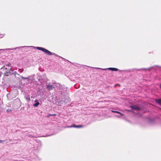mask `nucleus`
<instances>
[{
	"label": "nucleus",
	"instance_id": "nucleus-5",
	"mask_svg": "<svg viewBox=\"0 0 161 161\" xmlns=\"http://www.w3.org/2000/svg\"><path fill=\"white\" fill-rule=\"evenodd\" d=\"M12 71H13L11 69H10V70L9 71V72H5V73L4 74V75L6 76H8L9 75L8 74H11L12 73Z\"/></svg>",
	"mask_w": 161,
	"mask_h": 161
},
{
	"label": "nucleus",
	"instance_id": "nucleus-14",
	"mask_svg": "<svg viewBox=\"0 0 161 161\" xmlns=\"http://www.w3.org/2000/svg\"><path fill=\"white\" fill-rule=\"evenodd\" d=\"M56 115V114H49V115H47V117H49V116H54V115Z\"/></svg>",
	"mask_w": 161,
	"mask_h": 161
},
{
	"label": "nucleus",
	"instance_id": "nucleus-20",
	"mask_svg": "<svg viewBox=\"0 0 161 161\" xmlns=\"http://www.w3.org/2000/svg\"><path fill=\"white\" fill-rule=\"evenodd\" d=\"M36 101H37V100H36L35 101V102H36Z\"/></svg>",
	"mask_w": 161,
	"mask_h": 161
},
{
	"label": "nucleus",
	"instance_id": "nucleus-18",
	"mask_svg": "<svg viewBox=\"0 0 161 161\" xmlns=\"http://www.w3.org/2000/svg\"><path fill=\"white\" fill-rule=\"evenodd\" d=\"M3 141H2V140H0V143H1Z\"/></svg>",
	"mask_w": 161,
	"mask_h": 161
},
{
	"label": "nucleus",
	"instance_id": "nucleus-1",
	"mask_svg": "<svg viewBox=\"0 0 161 161\" xmlns=\"http://www.w3.org/2000/svg\"><path fill=\"white\" fill-rule=\"evenodd\" d=\"M131 109L136 111H140L142 113H144L146 111L144 110V108L139 105H131L130 106Z\"/></svg>",
	"mask_w": 161,
	"mask_h": 161
},
{
	"label": "nucleus",
	"instance_id": "nucleus-8",
	"mask_svg": "<svg viewBox=\"0 0 161 161\" xmlns=\"http://www.w3.org/2000/svg\"><path fill=\"white\" fill-rule=\"evenodd\" d=\"M156 102L160 105H161V99L156 100Z\"/></svg>",
	"mask_w": 161,
	"mask_h": 161
},
{
	"label": "nucleus",
	"instance_id": "nucleus-11",
	"mask_svg": "<svg viewBox=\"0 0 161 161\" xmlns=\"http://www.w3.org/2000/svg\"><path fill=\"white\" fill-rule=\"evenodd\" d=\"M39 104V103L38 102H37L36 103L34 104V106L35 107H37Z\"/></svg>",
	"mask_w": 161,
	"mask_h": 161
},
{
	"label": "nucleus",
	"instance_id": "nucleus-6",
	"mask_svg": "<svg viewBox=\"0 0 161 161\" xmlns=\"http://www.w3.org/2000/svg\"><path fill=\"white\" fill-rule=\"evenodd\" d=\"M147 124L150 125H154L155 124V122L156 121H147Z\"/></svg>",
	"mask_w": 161,
	"mask_h": 161
},
{
	"label": "nucleus",
	"instance_id": "nucleus-7",
	"mask_svg": "<svg viewBox=\"0 0 161 161\" xmlns=\"http://www.w3.org/2000/svg\"><path fill=\"white\" fill-rule=\"evenodd\" d=\"M108 69L113 71H117L118 70V69L114 68H109Z\"/></svg>",
	"mask_w": 161,
	"mask_h": 161
},
{
	"label": "nucleus",
	"instance_id": "nucleus-17",
	"mask_svg": "<svg viewBox=\"0 0 161 161\" xmlns=\"http://www.w3.org/2000/svg\"><path fill=\"white\" fill-rule=\"evenodd\" d=\"M7 50V49H0V51L1 50Z\"/></svg>",
	"mask_w": 161,
	"mask_h": 161
},
{
	"label": "nucleus",
	"instance_id": "nucleus-16",
	"mask_svg": "<svg viewBox=\"0 0 161 161\" xmlns=\"http://www.w3.org/2000/svg\"><path fill=\"white\" fill-rule=\"evenodd\" d=\"M13 74H14V75H19V74H18V73H17V72H14V73H13Z\"/></svg>",
	"mask_w": 161,
	"mask_h": 161
},
{
	"label": "nucleus",
	"instance_id": "nucleus-9",
	"mask_svg": "<svg viewBox=\"0 0 161 161\" xmlns=\"http://www.w3.org/2000/svg\"><path fill=\"white\" fill-rule=\"evenodd\" d=\"M112 111L113 112L116 113H117L118 114H120V116H122L123 115V114H122L120 112H119L118 111H113V110H112Z\"/></svg>",
	"mask_w": 161,
	"mask_h": 161
},
{
	"label": "nucleus",
	"instance_id": "nucleus-2",
	"mask_svg": "<svg viewBox=\"0 0 161 161\" xmlns=\"http://www.w3.org/2000/svg\"><path fill=\"white\" fill-rule=\"evenodd\" d=\"M36 48L39 50H41L43 52H44L45 53L49 55H54L56 56H58V55L56 54H55L54 53H52L47 50V49L39 47H37Z\"/></svg>",
	"mask_w": 161,
	"mask_h": 161
},
{
	"label": "nucleus",
	"instance_id": "nucleus-4",
	"mask_svg": "<svg viewBox=\"0 0 161 161\" xmlns=\"http://www.w3.org/2000/svg\"><path fill=\"white\" fill-rule=\"evenodd\" d=\"M85 125H72L70 126H68V127H76V128H81L84 127Z\"/></svg>",
	"mask_w": 161,
	"mask_h": 161
},
{
	"label": "nucleus",
	"instance_id": "nucleus-12",
	"mask_svg": "<svg viewBox=\"0 0 161 161\" xmlns=\"http://www.w3.org/2000/svg\"><path fill=\"white\" fill-rule=\"evenodd\" d=\"M25 47V46L22 47H16V48H14L13 49H8L12 50H15L16 49L19 48L20 47Z\"/></svg>",
	"mask_w": 161,
	"mask_h": 161
},
{
	"label": "nucleus",
	"instance_id": "nucleus-19",
	"mask_svg": "<svg viewBox=\"0 0 161 161\" xmlns=\"http://www.w3.org/2000/svg\"><path fill=\"white\" fill-rule=\"evenodd\" d=\"M160 87L161 88V84L160 85Z\"/></svg>",
	"mask_w": 161,
	"mask_h": 161
},
{
	"label": "nucleus",
	"instance_id": "nucleus-13",
	"mask_svg": "<svg viewBox=\"0 0 161 161\" xmlns=\"http://www.w3.org/2000/svg\"><path fill=\"white\" fill-rule=\"evenodd\" d=\"M19 76H20L21 78H22V79H28L29 80V77L25 78V77H23L22 76H20V75H19Z\"/></svg>",
	"mask_w": 161,
	"mask_h": 161
},
{
	"label": "nucleus",
	"instance_id": "nucleus-10",
	"mask_svg": "<svg viewBox=\"0 0 161 161\" xmlns=\"http://www.w3.org/2000/svg\"><path fill=\"white\" fill-rule=\"evenodd\" d=\"M26 100H27L28 101H30V98L29 96H27L25 97Z\"/></svg>",
	"mask_w": 161,
	"mask_h": 161
},
{
	"label": "nucleus",
	"instance_id": "nucleus-15",
	"mask_svg": "<svg viewBox=\"0 0 161 161\" xmlns=\"http://www.w3.org/2000/svg\"><path fill=\"white\" fill-rule=\"evenodd\" d=\"M6 111L8 112H11V110L10 109L8 108L7 110Z\"/></svg>",
	"mask_w": 161,
	"mask_h": 161
},
{
	"label": "nucleus",
	"instance_id": "nucleus-3",
	"mask_svg": "<svg viewBox=\"0 0 161 161\" xmlns=\"http://www.w3.org/2000/svg\"><path fill=\"white\" fill-rule=\"evenodd\" d=\"M55 84L54 83H52V84L49 83L46 85L47 89L49 90H53L55 87Z\"/></svg>",
	"mask_w": 161,
	"mask_h": 161
}]
</instances>
